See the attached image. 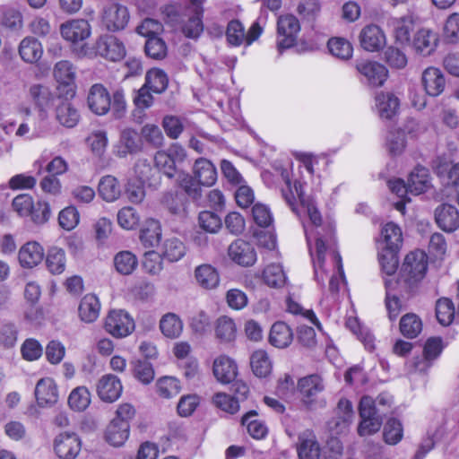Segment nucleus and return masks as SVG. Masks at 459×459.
<instances>
[{
  "label": "nucleus",
  "mask_w": 459,
  "mask_h": 459,
  "mask_svg": "<svg viewBox=\"0 0 459 459\" xmlns=\"http://www.w3.org/2000/svg\"><path fill=\"white\" fill-rule=\"evenodd\" d=\"M129 430V423H119L117 420H112L107 427L105 438L111 446H121L127 440Z\"/></svg>",
  "instance_id": "nucleus-31"
},
{
  "label": "nucleus",
  "mask_w": 459,
  "mask_h": 459,
  "mask_svg": "<svg viewBox=\"0 0 459 459\" xmlns=\"http://www.w3.org/2000/svg\"><path fill=\"white\" fill-rule=\"evenodd\" d=\"M44 249L36 241H30L24 244L19 250L18 258L21 265L24 268H32L38 265L43 259Z\"/></svg>",
  "instance_id": "nucleus-25"
},
{
  "label": "nucleus",
  "mask_w": 459,
  "mask_h": 459,
  "mask_svg": "<svg viewBox=\"0 0 459 459\" xmlns=\"http://www.w3.org/2000/svg\"><path fill=\"white\" fill-rule=\"evenodd\" d=\"M154 161L156 168L162 171L168 178H171L175 176L176 164L171 153L158 152L155 154Z\"/></svg>",
  "instance_id": "nucleus-60"
},
{
  "label": "nucleus",
  "mask_w": 459,
  "mask_h": 459,
  "mask_svg": "<svg viewBox=\"0 0 459 459\" xmlns=\"http://www.w3.org/2000/svg\"><path fill=\"white\" fill-rule=\"evenodd\" d=\"M398 251L382 249L378 255L382 271L387 275H393L398 267Z\"/></svg>",
  "instance_id": "nucleus-62"
},
{
  "label": "nucleus",
  "mask_w": 459,
  "mask_h": 459,
  "mask_svg": "<svg viewBox=\"0 0 459 459\" xmlns=\"http://www.w3.org/2000/svg\"><path fill=\"white\" fill-rule=\"evenodd\" d=\"M356 69L363 77L362 82L372 87L382 86L388 77L386 67L375 61H361L357 63Z\"/></svg>",
  "instance_id": "nucleus-10"
},
{
  "label": "nucleus",
  "mask_w": 459,
  "mask_h": 459,
  "mask_svg": "<svg viewBox=\"0 0 459 459\" xmlns=\"http://www.w3.org/2000/svg\"><path fill=\"white\" fill-rule=\"evenodd\" d=\"M195 278L198 285L205 290H213L220 283L217 270L210 264H202L195 268Z\"/></svg>",
  "instance_id": "nucleus-34"
},
{
  "label": "nucleus",
  "mask_w": 459,
  "mask_h": 459,
  "mask_svg": "<svg viewBox=\"0 0 459 459\" xmlns=\"http://www.w3.org/2000/svg\"><path fill=\"white\" fill-rule=\"evenodd\" d=\"M385 244L383 249L398 251L403 243V234L400 227L393 222L386 223L382 230Z\"/></svg>",
  "instance_id": "nucleus-41"
},
{
  "label": "nucleus",
  "mask_w": 459,
  "mask_h": 459,
  "mask_svg": "<svg viewBox=\"0 0 459 459\" xmlns=\"http://www.w3.org/2000/svg\"><path fill=\"white\" fill-rule=\"evenodd\" d=\"M428 270V255L424 251L415 250L409 253L402 264L395 284L400 291L411 295L414 293Z\"/></svg>",
  "instance_id": "nucleus-2"
},
{
  "label": "nucleus",
  "mask_w": 459,
  "mask_h": 459,
  "mask_svg": "<svg viewBox=\"0 0 459 459\" xmlns=\"http://www.w3.org/2000/svg\"><path fill=\"white\" fill-rule=\"evenodd\" d=\"M443 350L442 340L438 337H432L427 340L424 349L423 356L417 357L412 362V366L416 371L426 372L441 353Z\"/></svg>",
  "instance_id": "nucleus-17"
},
{
  "label": "nucleus",
  "mask_w": 459,
  "mask_h": 459,
  "mask_svg": "<svg viewBox=\"0 0 459 459\" xmlns=\"http://www.w3.org/2000/svg\"><path fill=\"white\" fill-rule=\"evenodd\" d=\"M435 221L446 232H454L459 228V211L455 205L442 204L435 210Z\"/></svg>",
  "instance_id": "nucleus-18"
},
{
  "label": "nucleus",
  "mask_w": 459,
  "mask_h": 459,
  "mask_svg": "<svg viewBox=\"0 0 459 459\" xmlns=\"http://www.w3.org/2000/svg\"><path fill=\"white\" fill-rule=\"evenodd\" d=\"M394 37L401 45L411 44V32L414 30V22L411 16H404L394 22Z\"/></svg>",
  "instance_id": "nucleus-43"
},
{
  "label": "nucleus",
  "mask_w": 459,
  "mask_h": 459,
  "mask_svg": "<svg viewBox=\"0 0 459 459\" xmlns=\"http://www.w3.org/2000/svg\"><path fill=\"white\" fill-rule=\"evenodd\" d=\"M437 43V34L429 29L423 28L414 34L411 46L417 54L428 56L436 50Z\"/></svg>",
  "instance_id": "nucleus-19"
},
{
  "label": "nucleus",
  "mask_w": 459,
  "mask_h": 459,
  "mask_svg": "<svg viewBox=\"0 0 459 459\" xmlns=\"http://www.w3.org/2000/svg\"><path fill=\"white\" fill-rule=\"evenodd\" d=\"M56 117L64 126L74 127L80 119L78 110L68 101H62L56 109Z\"/></svg>",
  "instance_id": "nucleus-39"
},
{
  "label": "nucleus",
  "mask_w": 459,
  "mask_h": 459,
  "mask_svg": "<svg viewBox=\"0 0 459 459\" xmlns=\"http://www.w3.org/2000/svg\"><path fill=\"white\" fill-rule=\"evenodd\" d=\"M29 217L37 225H42L48 221L51 217L50 204L46 201H38L33 204V209Z\"/></svg>",
  "instance_id": "nucleus-61"
},
{
  "label": "nucleus",
  "mask_w": 459,
  "mask_h": 459,
  "mask_svg": "<svg viewBox=\"0 0 459 459\" xmlns=\"http://www.w3.org/2000/svg\"><path fill=\"white\" fill-rule=\"evenodd\" d=\"M80 221V213L74 205H69L60 211L58 223L65 230H74Z\"/></svg>",
  "instance_id": "nucleus-55"
},
{
  "label": "nucleus",
  "mask_w": 459,
  "mask_h": 459,
  "mask_svg": "<svg viewBox=\"0 0 459 459\" xmlns=\"http://www.w3.org/2000/svg\"><path fill=\"white\" fill-rule=\"evenodd\" d=\"M144 183L134 178L128 179L126 185L125 194L129 202L141 204L145 197Z\"/></svg>",
  "instance_id": "nucleus-58"
},
{
  "label": "nucleus",
  "mask_w": 459,
  "mask_h": 459,
  "mask_svg": "<svg viewBox=\"0 0 459 459\" xmlns=\"http://www.w3.org/2000/svg\"><path fill=\"white\" fill-rule=\"evenodd\" d=\"M410 194L420 195L429 187V170L425 167L418 166L411 173L407 181Z\"/></svg>",
  "instance_id": "nucleus-32"
},
{
  "label": "nucleus",
  "mask_w": 459,
  "mask_h": 459,
  "mask_svg": "<svg viewBox=\"0 0 459 459\" xmlns=\"http://www.w3.org/2000/svg\"><path fill=\"white\" fill-rule=\"evenodd\" d=\"M422 330L420 318L413 314L408 313L400 320L401 333L407 338H415Z\"/></svg>",
  "instance_id": "nucleus-45"
},
{
  "label": "nucleus",
  "mask_w": 459,
  "mask_h": 459,
  "mask_svg": "<svg viewBox=\"0 0 459 459\" xmlns=\"http://www.w3.org/2000/svg\"><path fill=\"white\" fill-rule=\"evenodd\" d=\"M300 30L299 20L292 14L281 15L277 22V47L280 51L293 47Z\"/></svg>",
  "instance_id": "nucleus-6"
},
{
  "label": "nucleus",
  "mask_w": 459,
  "mask_h": 459,
  "mask_svg": "<svg viewBox=\"0 0 459 459\" xmlns=\"http://www.w3.org/2000/svg\"><path fill=\"white\" fill-rule=\"evenodd\" d=\"M385 307L388 313L389 319L391 321L395 320L400 313L403 310V304L399 297L396 294L393 293V286L395 282H392V281H385Z\"/></svg>",
  "instance_id": "nucleus-48"
},
{
  "label": "nucleus",
  "mask_w": 459,
  "mask_h": 459,
  "mask_svg": "<svg viewBox=\"0 0 459 459\" xmlns=\"http://www.w3.org/2000/svg\"><path fill=\"white\" fill-rule=\"evenodd\" d=\"M330 53L342 60H348L352 56L353 48L351 44L343 38H333L328 41Z\"/></svg>",
  "instance_id": "nucleus-52"
},
{
  "label": "nucleus",
  "mask_w": 459,
  "mask_h": 459,
  "mask_svg": "<svg viewBox=\"0 0 459 459\" xmlns=\"http://www.w3.org/2000/svg\"><path fill=\"white\" fill-rule=\"evenodd\" d=\"M168 83L169 79L164 71L155 68L147 72L144 85L152 91L161 93L167 89Z\"/></svg>",
  "instance_id": "nucleus-46"
},
{
  "label": "nucleus",
  "mask_w": 459,
  "mask_h": 459,
  "mask_svg": "<svg viewBox=\"0 0 459 459\" xmlns=\"http://www.w3.org/2000/svg\"><path fill=\"white\" fill-rule=\"evenodd\" d=\"M376 108L379 117L383 119H391L399 109V99L391 92H380L375 98Z\"/></svg>",
  "instance_id": "nucleus-28"
},
{
  "label": "nucleus",
  "mask_w": 459,
  "mask_h": 459,
  "mask_svg": "<svg viewBox=\"0 0 459 459\" xmlns=\"http://www.w3.org/2000/svg\"><path fill=\"white\" fill-rule=\"evenodd\" d=\"M353 416L351 403L345 398L340 399L333 417L326 423L330 434L338 436L346 433L352 422Z\"/></svg>",
  "instance_id": "nucleus-5"
},
{
  "label": "nucleus",
  "mask_w": 459,
  "mask_h": 459,
  "mask_svg": "<svg viewBox=\"0 0 459 459\" xmlns=\"http://www.w3.org/2000/svg\"><path fill=\"white\" fill-rule=\"evenodd\" d=\"M156 389L160 396L169 399L178 394L180 385L178 380L175 377H164L157 381Z\"/></svg>",
  "instance_id": "nucleus-54"
},
{
  "label": "nucleus",
  "mask_w": 459,
  "mask_h": 459,
  "mask_svg": "<svg viewBox=\"0 0 459 459\" xmlns=\"http://www.w3.org/2000/svg\"><path fill=\"white\" fill-rule=\"evenodd\" d=\"M160 329L168 338H178L183 330V323L174 313L165 314L160 321Z\"/></svg>",
  "instance_id": "nucleus-42"
},
{
  "label": "nucleus",
  "mask_w": 459,
  "mask_h": 459,
  "mask_svg": "<svg viewBox=\"0 0 459 459\" xmlns=\"http://www.w3.org/2000/svg\"><path fill=\"white\" fill-rule=\"evenodd\" d=\"M213 374L221 383H230L238 375L237 364L230 357L221 355L213 362Z\"/></svg>",
  "instance_id": "nucleus-24"
},
{
  "label": "nucleus",
  "mask_w": 459,
  "mask_h": 459,
  "mask_svg": "<svg viewBox=\"0 0 459 459\" xmlns=\"http://www.w3.org/2000/svg\"><path fill=\"white\" fill-rule=\"evenodd\" d=\"M325 389L322 377L312 374L301 377L298 382V390L301 395V401L311 408L316 402L317 395Z\"/></svg>",
  "instance_id": "nucleus-9"
},
{
  "label": "nucleus",
  "mask_w": 459,
  "mask_h": 459,
  "mask_svg": "<svg viewBox=\"0 0 459 459\" xmlns=\"http://www.w3.org/2000/svg\"><path fill=\"white\" fill-rule=\"evenodd\" d=\"M54 450L60 459H74L81 451V440L74 433H61L55 438Z\"/></svg>",
  "instance_id": "nucleus-15"
},
{
  "label": "nucleus",
  "mask_w": 459,
  "mask_h": 459,
  "mask_svg": "<svg viewBox=\"0 0 459 459\" xmlns=\"http://www.w3.org/2000/svg\"><path fill=\"white\" fill-rule=\"evenodd\" d=\"M35 397L39 406L51 405L57 402V388L54 380L45 377L39 380L35 387Z\"/></svg>",
  "instance_id": "nucleus-26"
},
{
  "label": "nucleus",
  "mask_w": 459,
  "mask_h": 459,
  "mask_svg": "<svg viewBox=\"0 0 459 459\" xmlns=\"http://www.w3.org/2000/svg\"><path fill=\"white\" fill-rule=\"evenodd\" d=\"M263 29L257 22H255L247 31L238 20L229 22L226 29V39L230 46H250L262 34Z\"/></svg>",
  "instance_id": "nucleus-3"
},
{
  "label": "nucleus",
  "mask_w": 459,
  "mask_h": 459,
  "mask_svg": "<svg viewBox=\"0 0 459 459\" xmlns=\"http://www.w3.org/2000/svg\"><path fill=\"white\" fill-rule=\"evenodd\" d=\"M359 39L363 49L369 52L379 51L386 44L383 30L376 24L366 25L359 32Z\"/></svg>",
  "instance_id": "nucleus-16"
},
{
  "label": "nucleus",
  "mask_w": 459,
  "mask_h": 459,
  "mask_svg": "<svg viewBox=\"0 0 459 459\" xmlns=\"http://www.w3.org/2000/svg\"><path fill=\"white\" fill-rule=\"evenodd\" d=\"M186 254V247L181 240L177 238H169L163 241L160 247V255L169 262H178Z\"/></svg>",
  "instance_id": "nucleus-35"
},
{
  "label": "nucleus",
  "mask_w": 459,
  "mask_h": 459,
  "mask_svg": "<svg viewBox=\"0 0 459 459\" xmlns=\"http://www.w3.org/2000/svg\"><path fill=\"white\" fill-rule=\"evenodd\" d=\"M383 436L385 443L395 445L401 441L403 437V427L401 422L396 419H390L384 427Z\"/></svg>",
  "instance_id": "nucleus-59"
},
{
  "label": "nucleus",
  "mask_w": 459,
  "mask_h": 459,
  "mask_svg": "<svg viewBox=\"0 0 459 459\" xmlns=\"http://www.w3.org/2000/svg\"><path fill=\"white\" fill-rule=\"evenodd\" d=\"M263 278L268 286L273 288H281L286 282V276L282 266L278 264L267 265L264 270Z\"/></svg>",
  "instance_id": "nucleus-49"
},
{
  "label": "nucleus",
  "mask_w": 459,
  "mask_h": 459,
  "mask_svg": "<svg viewBox=\"0 0 459 459\" xmlns=\"http://www.w3.org/2000/svg\"><path fill=\"white\" fill-rule=\"evenodd\" d=\"M320 446L311 431H304L298 437L297 452L299 459H319Z\"/></svg>",
  "instance_id": "nucleus-23"
},
{
  "label": "nucleus",
  "mask_w": 459,
  "mask_h": 459,
  "mask_svg": "<svg viewBox=\"0 0 459 459\" xmlns=\"http://www.w3.org/2000/svg\"><path fill=\"white\" fill-rule=\"evenodd\" d=\"M143 140L138 132L133 128L121 131L119 140L114 146V153L118 158H126L143 150Z\"/></svg>",
  "instance_id": "nucleus-12"
},
{
  "label": "nucleus",
  "mask_w": 459,
  "mask_h": 459,
  "mask_svg": "<svg viewBox=\"0 0 459 459\" xmlns=\"http://www.w3.org/2000/svg\"><path fill=\"white\" fill-rule=\"evenodd\" d=\"M120 379L114 375L103 376L97 385V392L102 401L112 403L119 398L122 393Z\"/></svg>",
  "instance_id": "nucleus-21"
},
{
  "label": "nucleus",
  "mask_w": 459,
  "mask_h": 459,
  "mask_svg": "<svg viewBox=\"0 0 459 459\" xmlns=\"http://www.w3.org/2000/svg\"><path fill=\"white\" fill-rule=\"evenodd\" d=\"M142 140L154 147H160L163 143V134L160 127L153 124H146L141 129Z\"/></svg>",
  "instance_id": "nucleus-63"
},
{
  "label": "nucleus",
  "mask_w": 459,
  "mask_h": 459,
  "mask_svg": "<svg viewBox=\"0 0 459 459\" xmlns=\"http://www.w3.org/2000/svg\"><path fill=\"white\" fill-rule=\"evenodd\" d=\"M426 93L431 97L439 96L445 90L446 79L440 69L430 66L424 70L421 77Z\"/></svg>",
  "instance_id": "nucleus-20"
},
{
  "label": "nucleus",
  "mask_w": 459,
  "mask_h": 459,
  "mask_svg": "<svg viewBox=\"0 0 459 459\" xmlns=\"http://www.w3.org/2000/svg\"><path fill=\"white\" fill-rule=\"evenodd\" d=\"M279 173L281 181L284 183L281 189L283 199L298 216L307 215L311 221L313 228L304 225V230L311 255H313L311 238H316V259L313 260L315 279L319 284H325L328 275L324 268V261L325 254L328 253L337 271L330 277L329 291L336 294L341 283L344 281V272L342 257L335 249L333 228L331 225L322 227V230L325 231V234H322L318 230L322 226V216L314 200L305 195L300 181L294 180L292 183L290 173L287 169H281Z\"/></svg>",
  "instance_id": "nucleus-1"
},
{
  "label": "nucleus",
  "mask_w": 459,
  "mask_h": 459,
  "mask_svg": "<svg viewBox=\"0 0 459 459\" xmlns=\"http://www.w3.org/2000/svg\"><path fill=\"white\" fill-rule=\"evenodd\" d=\"M250 366L253 373L257 377H268L273 369L272 361L266 351L263 350L253 352L250 358Z\"/></svg>",
  "instance_id": "nucleus-37"
},
{
  "label": "nucleus",
  "mask_w": 459,
  "mask_h": 459,
  "mask_svg": "<svg viewBox=\"0 0 459 459\" xmlns=\"http://www.w3.org/2000/svg\"><path fill=\"white\" fill-rule=\"evenodd\" d=\"M90 403L91 394L84 386L74 388L68 397V404L74 411H82L90 405Z\"/></svg>",
  "instance_id": "nucleus-51"
},
{
  "label": "nucleus",
  "mask_w": 459,
  "mask_h": 459,
  "mask_svg": "<svg viewBox=\"0 0 459 459\" xmlns=\"http://www.w3.org/2000/svg\"><path fill=\"white\" fill-rule=\"evenodd\" d=\"M98 189L100 196L106 202H114L121 195V186L117 179L111 175L100 178Z\"/></svg>",
  "instance_id": "nucleus-36"
},
{
  "label": "nucleus",
  "mask_w": 459,
  "mask_h": 459,
  "mask_svg": "<svg viewBox=\"0 0 459 459\" xmlns=\"http://www.w3.org/2000/svg\"><path fill=\"white\" fill-rule=\"evenodd\" d=\"M78 311L81 320L84 323L95 322L100 311L99 299L93 294L85 295L80 302Z\"/></svg>",
  "instance_id": "nucleus-30"
},
{
  "label": "nucleus",
  "mask_w": 459,
  "mask_h": 459,
  "mask_svg": "<svg viewBox=\"0 0 459 459\" xmlns=\"http://www.w3.org/2000/svg\"><path fill=\"white\" fill-rule=\"evenodd\" d=\"M65 253L62 248L53 247L47 254L46 264L53 274H60L65 269Z\"/></svg>",
  "instance_id": "nucleus-47"
},
{
  "label": "nucleus",
  "mask_w": 459,
  "mask_h": 459,
  "mask_svg": "<svg viewBox=\"0 0 459 459\" xmlns=\"http://www.w3.org/2000/svg\"><path fill=\"white\" fill-rule=\"evenodd\" d=\"M293 340L291 329L283 322H276L273 325L270 334V343L279 349L288 347Z\"/></svg>",
  "instance_id": "nucleus-33"
},
{
  "label": "nucleus",
  "mask_w": 459,
  "mask_h": 459,
  "mask_svg": "<svg viewBox=\"0 0 459 459\" xmlns=\"http://www.w3.org/2000/svg\"><path fill=\"white\" fill-rule=\"evenodd\" d=\"M145 53L152 59L161 60L167 56V46L159 37H151L145 42Z\"/></svg>",
  "instance_id": "nucleus-57"
},
{
  "label": "nucleus",
  "mask_w": 459,
  "mask_h": 459,
  "mask_svg": "<svg viewBox=\"0 0 459 459\" xmlns=\"http://www.w3.org/2000/svg\"><path fill=\"white\" fill-rule=\"evenodd\" d=\"M198 222L200 227L210 233L217 232L221 227V218L210 211H203L199 213Z\"/></svg>",
  "instance_id": "nucleus-64"
},
{
  "label": "nucleus",
  "mask_w": 459,
  "mask_h": 459,
  "mask_svg": "<svg viewBox=\"0 0 459 459\" xmlns=\"http://www.w3.org/2000/svg\"><path fill=\"white\" fill-rule=\"evenodd\" d=\"M114 265L120 274H131L138 265V260L135 255L130 251H121L114 257Z\"/></svg>",
  "instance_id": "nucleus-44"
},
{
  "label": "nucleus",
  "mask_w": 459,
  "mask_h": 459,
  "mask_svg": "<svg viewBox=\"0 0 459 459\" xmlns=\"http://www.w3.org/2000/svg\"><path fill=\"white\" fill-rule=\"evenodd\" d=\"M60 32L65 40L77 42L90 37L91 25L83 19L73 20L62 24Z\"/></svg>",
  "instance_id": "nucleus-22"
},
{
  "label": "nucleus",
  "mask_w": 459,
  "mask_h": 459,
  "mask_svg": "<svg viewBox=\"0 0 459 459\" xmlns=\"http://www.w3.org/2000/svg\"><path fill=\"white\" fill-rule=\"evenodd\" d=\"M87 105L91 112L102 116L111 108V97L108 90L100 83L93 84L88 93Z\"/></svg>",
  "instance_id": "nucleus-14"
},
{
  "label": "nucleus",
  "mask_w": 459,
  "mask_h": 459,
  "mask_svg": "<svg viewBox=\"0 0 459 459\" xmlns=\"http://www.w3.org/2000/svg\"><path fill=\"white\" fill-rule=\"evenodd\" d=\"M236 325L234 321L228 316L218 318L215 326L216 337L221 342H229L236 337Z\"/></svg>",
  "instance_id": "nucleus-50"
},
{
  "label": "nucleus",
  "mask_w": 459,
  "mask_h": 459,
  "mask_svg": "<svg viewBox=\"0 0 459 459\" xmlns=\"http://www.w3.org/2000/svg\"><path fill=\"white\" fill-rule=\"evenodd\" d=\"M257 412L250 411L241 419V423L247 426L248 434L255 439H263L267 436L268 428L264 421L256 419Z\"/></svg>",
  "instance_id": "nucleus-38"
},
{
  "label": "nucleus",
  "mask_w": 459,
  "mask_h": 459,
  "mask_svg": "<svg viewBox=\"0 0 459 459\" xmlns=\"http://www.w3.org/2000/svg\"><path fill=\"white\" fill-rule=\"evenodd\" d=\"M53 74L58 82L65 85L73 83L76 75L75 68L71 62L67 60L57 62L55 65Z\"/></svg>",
  "instance_id": "nucleus-53"
},
{
  "label": "nucleus",
  "mask_w": 459,
  "mask_h": 459,
  "mask_svg": "<svg viewBox=\"0 0 459 459\" xmlns=\"http://www.w3.org/2000/svg\"><path fill=\"white\" fill-rule=\"evenodd\" d=\"M455 316L453 302L448 299H440L436 306V316L442 325H449Z\"/></svg>",
  "instance_id": "nucleus-56"
},
{
  "label": "nucleus",
  "mask_w": 459,
  "mask_h": 459,
  "mask_svg": "<svg viewBox=\"0 0 459 459\" xmlns=\"http://www.w3.org/2000/svg\"><path fill=\"white\" fill-rule=\"evenodd\" d=\"M230 258L237 264L244 267L252 266L257 258L252 244L243 239H237L228 248Z\"/></svg>",
  "instance_id": "nucleus-13"
},
{
  "label": "nucleus",
  "mask_w": 459,
  "mask_h": 459,
  "mask_svg": "<svg viewBox=\"0 0 459 459\" xmlns=\"http://www.w3.org/2000/svg\"><path fill=\"white\" fill-rule=\"evenodd\" d=\"M129 20V11L125 5L112 4L103 8L101 23L109 31L124 30Z\"/></svg>",
  "instance_id": "nucleus-8"
},
{
  "label": "nucleus",
  "mask_w": 459,
  "mask_h": 459,
  "mask_svg": "<svg viewBox=\"0 0 459 459\" xmlns=\"http://www.w3.org/2000/svg\"><path fill=\"white\" fill-rule=\"evenodd\" d=\"M18 52L25 63L36 64L42 57L43 47L37 39L26 37L20 42Z\"/></svg>",
  "instance_id": "nucleus-29"
},
{
  "label": "nucleus",
  "mask_w": 459,
  "mask_h": 459,
  "mask_svg": "<svg viewBox=\"0 0 459 459\" xmlns=\"http://www.w3.org/2000/svg\"><path fill=\"white\" fill-rule=\"evenodd\" d=\"M29 97L40 109L50 106L54 99V95L49 87L41 83H34L30 86Z\"/></svg>",
  "instance_id": "nucleus-40"
},
{
  "label": "nucleus",
  "mask_w": 459,
  "mask_h": 459,
  "mask_svg": "<svg viewBox=\"0 0 459 459\" xmlns=\"http://www.w3.org/2000/svg\"><path fill=\"white\" fill-rule=\"evenodd\" d=\"M96 53L100 56L116 62L126 56V47L122 41L113 35L100 36L95 44Z\"/></svg>",
  "instance_id": "nucleus-11"
},
{
  "label": "nucleus",
  "mask_w": 459,
  "mask_h": 459,
  "mask_svg": "<svg viewBox=\"0 0 459 459\" xmlns=\"http://www.w3.org/2000/svg\"><path fill=\"white\" fill-rule=\"evenodd\" d=\"M359 411L361 418L358 428L359 435L368 436L377 432L381 428L382 420L377 412L376 402L369 396H363Z\"/></svg>",
  "instance_id": "nucleus-4"
},
{
  "label": "nucleus",
  "mask_w": 459,
  "mask_h": 459,
  "mask_svg": "<svg viewBox=\"0 0 459 459\" xmlns=\"http://www.w3.org/2000/svg\"><path fill=\"white\" fill-rule=\"evenodd\" d=\"M105 330L112 336L123 338L129 335L134 329L133 318L123 310H112L105 319Z\"/></svg>",
  "instance_id": "nucleus-7"
},
{
  "label": "nucleus",
  "mask_w": 459,
  "mask_h": 459,
  "mask_svg": "<svg viewBox=\"0 0 459 459\" xmlns=\"http://www.w3.org/2000/svg\"><path fill=\"white\" fill-rule=\"evenodd\" d=\"M193 175L204 186H211L217 180L215 166L207 159H197L193 166Z\"/></svg>",
  "instance_id": "nucleus-27"
}]
</instances>
